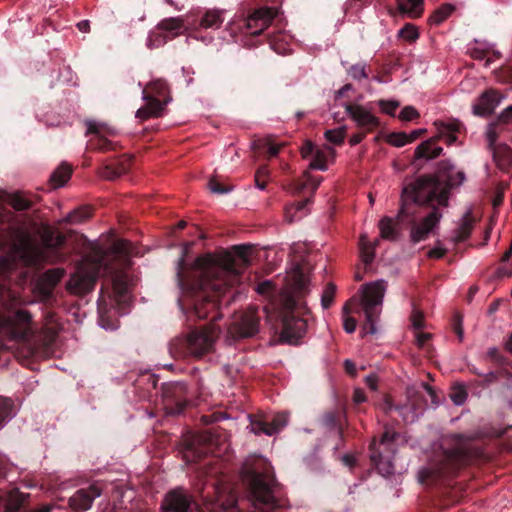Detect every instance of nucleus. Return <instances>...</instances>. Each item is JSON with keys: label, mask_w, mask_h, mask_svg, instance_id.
Here are the masks:
<instances>
[{"label": "nucleus", "mask_w": 512, "mask_h": 512, "mask_svg": "<svg viewBox=\"0 0 512 512\" xmlns=\"http://www.w3.org/2000/svg\"><path fill=\"white\" fill-rule=\"evenodd\" d=\"M387 143L395 147H402L408 144V135L405 132H393L386 138Z\"/></svg>", "instance_id": "50"}, {"label": "nucleus", "mask_w": 512, "mask_h": 512, "mask_svg": "<svg viewBox=\"0 0 512 512\" xmlns=\"http://www.w3.org/2000/svg\"><path fill=\"white\" fill-rule=\"evenodd\" d=\"M266 38L271 49L278 54H284L288 50V44L291 36L285 32L278 31L277 33H268Z\"/></svg>", "instance_id": "32"}, {"label": "nucleus", "mask_w": 512, "mask_h": 512, "mask_svg": "<svg viewBox=\"0 0 512 512\" xmlns=\"http://www.w3.org/2000/svg\"><path fill=\"white\" fill-rule=\"evenodd\" d=\"M474 220L470 217L469 214H466L463 218L462 224L455 231L454 241L456 243H460L465 241L471 234L473 228Z\"/></svg>", "instance_id": "39"}, {"label": "nucleus", "mask_w": 512, "mask_h": 512, "mask_svg": "<svg viewBox=\"0 0 512 512\" xmlns=\"http://www.w3.org/2000/svg\"><path fill=\"white\" fill-rule=\"evenodd\" d=\"M397 6L402 14L416 19L422 16L424 11V0H397Z\"/></svg>", "instance_id": "31"}, {"label": "nucleus", "mask_w": 512, "mask_h": 512, "mask_svg": "<svg viewBox=\"0 0 512 512\" xmlns=\"http://www.w3.org/2000/svg\"><path fill=\"white\" fill-rule=\"evenodd\" d=\"M409 213H402L401 209L398 213V219L411 217L410 223V240L413 243H419L428 238L429 234L434 230L442 218L438 204L428 205L415 203L411 200L407 202Z\"/></svg>", "instance_id": "7"}, {"label": "nucleus", "mask_w": 512, "mask_h": 512, "mask_svg": "<svg viewBox=\"0 0 512 512\" xmlns=\"http://www.w3.org/2000/svg\"><path fill=\"white\" fill-rule=\"evenodd\" d=\"M404 406H406L404 421L413 422L418 415L423 412L426 406V400L420 391L408 388L407 403L404 404Z\"/></svg>", "instance_id": "25"}, {"label": "nucleus", "mask_w": 512, "mask_h": 512, "mask_svg": "<svg viewBox=\"0 0 512 512\" xmlns=\"http://www.w3.org/2000/svg\"><path fill=\"white\" fill-rule=\"evenodd\" d=\"M14 404L11 399L0 397V429L13 417Z\"/></svg>", "instance_id": "42"}, {"label": "nucleus", "mask_w": 512, "mask_h": 512, "mask_svg": "<svg viewBox=\"0 0 512 512\" xmlns=\"http://www.w3.org/2000/svg\"><path fill=\"white\" fill-rule=\"evenodd\" d=\"M316 148L311 141H306L301 147V155L303 158L313 157L316 152Z\"/></svg>", "instance_id": "62"}, {"label": "nucleus", "mask_w": 512, "mask_h": 512, "mask_svg": "<svg viewBox=\"0 0 512 512\" xmlns=\"http://www.w3.org/2000/svg\"><path fill=\"white\" fill-rule=\"evenodd\" d=\"M349 76L354 80H361L368 77L366 66L364 64H355L348 69Z\"/></svg>", "instance_id": "54"}, {"label": "nucleus", "mask_w": 512, "mask_h": 512, "mask_svg": "<svg viewBox=\"0 0 512 512\" xmlns=\"http://www.w3.org/2000/svg\"><path fill=\"white\" fill-rule=\"evenodd\" d=\"M143 99L146 104L137 110L136 117L141 120L160 117L171 100L168 96L167 82L162 79L150 82L143 90Z\"/></svg>", "instance_id": "10"}, {"label": "nucleus", "mask_w": 512, "mask_h": 512, "mask_svg": "<svg viewBox=\"0 0 512 512\" xmlns=\"http://www.w3.org/2000/svg\"><path fill=\"white\" fill-rule=\"evenodd\" d=\"M29 494L21 492L18 488L2 490L0 492V510L3 512H51L50 505H42L37 509H27Z\"/></svg>", "instance_id": "14"}, {"label": "nucleus", "mask_w": 512, "mask_h": 512, "mask_svg": "<svg viewBox=\"0 0 512 512\" xmlns=\"http://www.w3.org/2000/svg\"><path fill=\"white\" fill-rule=\"evenodd\" d=\"M335 293L336 286L333 283L327 284L321 297V305L324 309H328L332 305L334 302Z\"/></svg>", "instance_id": "48"}, {"label": "nucleus", "mask_w": 512, "mask_h": 512, "mask_svg": "<svg viewBox=\"0 0 512 512\" xmlns=\"http://www.w3.org/2000/svg\"><path fill=\"white\" fill-rule=\"evenodd\" d=\"M345 110L356 125L366 132L374 131L380 124L376 116L359 104L348 103Z\"/></svg>", "instance_id": "20"}, {"label": "nucleus", "mask_w": 512, "mask_h": 512, "mask_svg": "<svg viewBox=\"0 0 512 512\" xmlns=\"http://www.w3.org/2000/svg\"><path fill=\"white\" fill-rule=\"evenodd\" d=\"M500 375L507 377L509 383L512 385V374L509 373L507 370H502L500 372L490 371L486 374H483L482 375L483 380H482L481 385L488 386L491 383L496 382Z\"/></svg>", "instance_id": "46"}, {"label": "nucleus", "mask_w": 512, "mask_h": 512, "mask_svg": "<svg viewBox=\"0 0 512 512\" xmlns=\"http://www.w3.org/2000/svg\"><path fill=\"white\" fill-rule=\"evenodd\" d=\"M212 442H213L212 433L210 431H206L203 434L195 436L193 439L188 440L186 442V449H187V452L193 454V456L195 458H201L202 455L204 454V452L198 450V448L196 447V443L205 444L209 448L210 445H212Z\"/></svg>", "instance_id": "34"}, {"label": "nucleus", "mask_w": 512, "mask_h": 512, "mask_svg": "<svg viewBox=\"0 0 512 512\" xmlns=\"http://www.w3.org/2000/svg\"><path fill=\"white\" fill-rule=\"evenodd\" d=\"M398 36L409 42H414L419 38V32L413 24L407 23L399 30Z\"/></svg>", "instance_id": "47"}, {"label": "nucleus", "mask_w": 512, "mask_h": 512, "mask_svg": "<svg viewBox=\"0 0 512 512\" xmlns=\"http://www.w3.org/2000/svg\"><path fill=\"white\" fill-rule=\"evenodd\" d=\"M163 407L168 415L181 414L188 403L187 386L182 382L164 383L161 388Z\"/></svg>", "instance_id": "12"}, {"label": "nucleus", "mask_w": 512, "mask_h": 512, "mask_svg": "<svg viewBox=\"0 0 512 512\" xmlns=\"http://www.w3.org/2000/svg\"><path fill=\"white\" fill-rule=\"evenodd\" d=\"M308 292V280L300 267L294 273V287L292 293H286L282 299V330L281 339L289 344H298L299 340L307 331V321L296 316L295 311L300 313L306 310L302 299Z\"/></svg>", "instance_id": "4"}, {"label": "nucleus", "mask_w": 512, "mask_h": 512, "mask_svg": "<svg viewBox=\"0 0 512 512\" xmlns=\"http://www.w3.org/2000/svg\"><path fill=\"white\" fill-rule=\"evenodd\" d=\"M421 386L429 395V397L431 399L432 406L437 407L439 404V399H438L435 389L432 386H430L428 383H422Z\"/></svg>", "instance_id": "63"}, {"label": "nucleus", "mask_w": 512, "mask_h": 512, "mask_svg": "<svg viewBox=\"0 0 512 512\" xmlns=\"http://www.w3.org/2000/svg\"><path fill=\"white\" fill-rule=\"evenodd\" d=\"M378 105L384 113L394 116L395 111L400 104L398 101L394 100H379Z\"/></svg>", "instance_id": "56"}, {"label": "nucleus", "mask_w": 512, "mask_h": 512, "mask_svg": "<svg viewBox=\"0 0 512 512\" xmlns=\"http://www.w3.org/2000/svg\"><path fill=\"white\" fill-rule=\"evenodd\" d=\"M494 159L501 168L509 165L511 163L510 149L503 147L500 151L494 150Z\"/></svg>", "instance_id": "51"}, {"label": "nucleus", "mask_w": 512, "mask_h": 512, "mask_svg": "<svg viewBox=\"0 0 512 512\" xmlns=\"http://www.w3.org/2000/svg\"><path fill=\"white\" fill-rule=\"evenodd\" d=\"M392 410H396L399 412V414L404 418L406 406L404 405H394L392 400L390 398H386L384 402V411L386 413H389Z\"/></svg>", "instance_id": "59"}, {"label": "nucleus", "mask_w": 512, "mask_h": 512, "mask_svg": "<svg viewBox=\"0 0 512 512\" xmlns=\"http://www.w3.org/2000/svg\"><path fill=\"white\" fill-rule=\"evenodd\" d=\"M217 335L215 326L192 330L187 335L172 339L169 343V353L175 359L200 358L213 351Z\"/></svg>", "instance_id": "6"}, {"label": "nucleus", "mask_w": 512, "mask_h": 512, "mask_svg": "<svg viewBox=\"0 0 512 512\" xmlns=\"http://www.w3.org/2000/svg\"><path fill=\"white\" fill-rule=\"evenodd\" d=\"M224 13V10L216 8L205 10L198 20L199 27L204 29L220 28L225 20Z\"/></svg>", "instance_id": "29"}, {"label": "nucleus", "mask_w": 512, "mask_h": 512, "mask_svg": "<svg viewBox=\"0 0 512 512\" xmlns=\"http://www.w3.org/2000/svg\"><path fill=\"white\" fill-rule=\"evenodd\" d=\"M479 454L480 452L472 448L470 444H460L450 450H446L443 460L436 470L428 468L420 472V481L424 483L434 480L436 477L450 476L456 473L462 466L475 460Z\"/></svg>", "instance_id": "8"}, {"label": "nucleus", "mask_w": 512, "mask_h": 512, "mask_svg": "<svg viewBox=\"0 0 512 512\" xmlns=\"http://www.w3.org/2000/svg\"><path fill=\"white\" fill-rule=\"evenodd\" d=\"M72 174V167L67 163L59 165L51 174L50 182L54 188L64 186L70 179Z\"/></svg>", "instance_id": "35"}, {"label": "nucleus", "mask_w": 512, "mask_h": 512, "mask_svg": "<svg viewBox=\"0 0 512 512\" xmlns=\"http://www.w3.org/2000/svg\"><path fill=\"white\" fill-rule=\"evenodd\" d=\"M11 299L7 313L0 314V338L30 344L36 335L38 326L29 311L18 308V300L11 291L7 292Z\"/></svg>", "instance_id": "5"}, {"label": "nucleus", "mask_w": 512, "mask_h": 512, "mask_svg": "<svg viewBox=\"0 0 512 512\" xmlns=\"http://www.w3.org/2000/svg\"><path fill=\"white\" fill-rule=\"evenodd\" d=\"M250 428L255 434H266L268 436L273 435V431L268 430V420L261 416L249 415Z\"/></svg>", "instance_id": "41"}, {"label": "nucleus", "mask_w": 512, "mask_h": 512, "mask_svg": "<svg viewBox=\"0 0 512 512\" xmlns=\"http://www.w3.org/2000/svg\"><path fill=\"white\" fill-rule=\"evenodd\" d=\"M269 176V170L266 165L260 166L255 173V184L256 186L264 190L266 188L267 179Z\"/></svg>", "instance_id": "53"}, {"label": "nucleus", "mask_w": 512, "mask_h": 512, "mask_svg": "<svg viewBox=\"0 0 512 512\" xmlns=\"http://www.w3.org/2000/svg\"><path fill=\"white\" fill-rule=\"evenodd\" d=\"M454 9L455 7L452 4H442L429 17V23L432 25H440L452 14Z\"/></svg>", "instance_id": "37"}, {"label": "nucleus", "mask_w": 512, "mask_h": 512, "mask_svg": "<svg viewBox=\"0 0 512 512\" xmlns=\"http://www.w3.org/2000/svg\"><path fill=\"white\" fill-rule=\"evenodd\" d=\"M156 28L162 32L159 37H163V42L173 39L185 30L184 21L180 17L165 18L157 24Z\"/></svg>", "instance_id": "27"}, {"label": "nucleus", "mask_w": 512, "mask_h": 512, "mask_svg": "<svg viewBox=\"0 0 512 512\" xmlns=\"http://www.w3.org/2000/svg\"><path fill=\"white\" fill-rule=\"evenodd\" d=\"M133 157L127 154H122L116 159L109 161L99 171L101 177L114 180L128 172L131 167Z\"/></svg>", "instance_id": "23"}, {"label": "nucleus", "mask_w": 512, "mask_h": 512, "mask_svg": "<svg viewBox=\"0 0 512 512\" xmlns=\"http://www.w3.org/2000/svg\"><path fill=\"white\" fill-rule=\"evenodd\" d=\"M309 168L322 171L327 169L326 155L323 151L316 150L309 164Z\"/></svg>", "instance_id": "49"}, {"label": "nucleus", "mask_w": 512, "mask_h": 512, "mask_svg": "<svg viewBox=\"0 0 512 512\" xmlns=\"http://www.w3.org/2000/svg\"><path fill=\"white\" fill-rule=\"evenodd\" d=\"M251 247L237 245L233 252L207 253L188 266L184 256L177 261L176 280L187 299L181 309L189 321L218 319L220 298L241 281L242 271L250 265Z\"/></svg>", "instance_id": "1"}, {"label": "nucleus", "mask_w": 512, "mask_h": 512, "mask_svg": "<svg viewBox=\"0 0 512 512\" xmlns=\"http://www.w3.org/2000/svg\"><path fill=\"white\" fill-rule=\"evenodd\" d=\"M65 275L63 268H53L39 276L35 285V292L40 301L46 305L54 300V289Z\"/></svg>", "instance_id": "16"}, {"label": "nucleus", "mask_w": 512, "mask_h": 512, "mask_svg": "<svg viewBox=\"0 0 512 512\" xmlns=\"http://www.w3.org/2000/svg\"><path fill=\"white\" fill-rule=\"evenodd\" d=\"M501 97L496 90L485 91L473 105V112L476 115L486 116L491 114L500 103Z\"/></svg>", "instance_id": "26"}, {"label": "nucleus", "mask_w": 512, "mask_h": 512, "mask_svg": "<svg viewBox=\"0 0 512 512\" xmlns=\"http://www.w3.org/2000/svg\"><path fill=\"white\" fill-rule=\"evenodd\" d=\"M0 250L7 255L0 258V269L8 272L19 264L35 269L45 264H54L65 258L62 249L66 237L56 232L49 225L39 231V241L33 236L36 228L35 220L28 214H16L32 208L34 201L23 192H0Z\"/></svg>", "instance_id": "2"}, {"label": "nucleus", "mask_w": 512, "mask_h": 512, "mask_svg": "<svg viewBox=\"0 0 512 512\" xmlns=\"http://www.w3.org/2000/svg\"><path fill=\"white\" fill-rule=\"evenodd\" d=\"M277 13V9L273 7L257 8L239 22L238 28L242 33L252 36L260 35L269 27Z\"/></svg>", "instance_id": "13"}, {"label": "nucleus", "mask_w": 512, "mask_h": 512, "mask_svg": "<svg viewBox=\"0 0 512 512\" xmlns=\"http://www.w3.org/2000/svg\"><path fill=\"white\" fill-rule=\"evenodd\" d=\"M346 136V128L339 127L337 129L327 130L325 132V138L335 145H340L343 143Z\"/></svg>", "instance_id": "45"}, {"label": "nucleus", "mask_w": 512, "mask_h": 512, "mask_svg": "<svg viewBox=\"0 0 512 512\" xmlns=\"http://www.w3.org/2000/svg\"><path fill=\"white\" fill-rule=\"evenodd\" d=\"M208 187L211 190V192L216 193V194H220V195L221 194H226L229 191H231V187L223 184L222 182H220L215 177H213V178H211L209 180Z\"/></svg>", "instance_id": "55"}, {"label": "nucleus", "mask_w": 512, "mask_h": 512, "mask_svg": "<svg viewBox=\"0 0 512 512\" xmlns=\"http://www.w3.org/2000/svg\"><path fill=\"white\" fill-rule=\"evenodd\" d=\"M102 494V486L95 482L87 488L77 490L68 500L69 506L75 511H85L92 506L95 498Z\"/></svg>", "instance_id": "19"}, {"label": "nucleus", "mask_w": 512, "mask_h": 512, "mask_svg": "<svg viewBox=\"0 0 512 512\" xmlns=\"http://www.w3.org/2000/svg\"><path fill=\"white\" fill-rule=\"evenodd\" d=\"M92 216V209L89 206H82L74 209L66 216V222L69 224H79L88 220Z\"/></svg>", "instance_id": "38"}, {"label": "nucleus", "mask_w": 512, "mask_h": 512, "mask_svg": "<svg viewBox=\"0 0 512 512\" xmlns=\"http://www.w3.org/2000/svg\"><path fill=\"white\" fill-rule=\"evenodd\" d=\"M342 414L343 412L339 409H333L324 412L321 417L322 425L330 429H336L340 437H343V427L341 423Z\"/></svg>", "instance_id": "33"}, {"label": "nucleus", "mask_w": 512, "mask_h": 512, "mask_svg": "<svg viewBox=\"0 0 512 512\" xmlns=\"http://www.w3.org/2000/svg\"><path fill=\"white\" fill-rule=\"evenodd\" d=\"M419 117L418 111L413 106H405L399 115L402 121H411Z\"/></svg>", "instance_id": "57"}, {"label": "nucleus", "mask_w": 512, "mask_h": 512, "mask_svg": "<svg viewBox=\"0 0 512 512\" xmlns=\"http://www.w3.org/2000/svg\"><path fill=\"white\" fill-rule=\"evenodd\" d=\"M465 180L463 171H456L449 162H441L436 175H422L406 184L401 194V211L409 213L408 200L442 207L448 205L450 191Z\"/></svg>", "instance_id": "3"}, {"label": "nucleus", "mask_w": 512, "mask_h": 512, "mask_svg": "<svg viewBox=\"0 0 512 512\" xmlns=\"http://www.w3.org/2000/svg\"><path fill=\"white\" fill-rule=\"evenodd\" d=\"M258 328L259 317L256 315V311L250 310L236 316L231 325L230 332L235 337L249 338L258 332Z\"/></svg>", "instance_id": "17"}, {"label": "nucleus", "mask_w": 512, "mask_h": 512, "mask_svg": "<svg viewBox=\"0 0 512 512\" xmlns=\"http://www.w3.org/2000/svg\"><path fill=\"white\" fill-rule=\"evenodd\" d=\"M434 125L438 132L437 139L443 140L447 145L455 144L459 135L466 131L463 123L457 119L438 120L434 122Z\"/></svg>", "instance_id": "22"}, {"label": "nucleus", "mask_w": 512, "mask_h": 512, "mask_svg": "<svg viewBox=\"0 0 512 512\" xmlns=\"http://www.w3.org/2000/svg\"><path fill=\"white\" fill-rule=\"evenodd\" d=\"M112 297L118 305L126 304L129 300L131 279L127 273L118 271L112 275Z\"/></svg>", "instance_id": "24"}, {"label": "nucleus", "mask_w": 512, "mask_h": 512, "mask_svg": "<svg viewBox=\"0 0 512 512\" xmlns=\"http://www.w3.org/2000/svg\"><path fill=\"white\" fill-rule=\"evenodd\" d=\"M161 512H204L183 488L167 492L161 502Z\"/></svg>", "instance_id": "15"}, {"label": "nucleus", "mask_w": 512, "mask_h": 512, "mask_svg": "<svg viewBox=\"0 0 512 512\" xmlns=\"http://www.w3.org/2000/svg\"><path fill=\"white\" fill-rule=\"evenodd\" d=\"M379 229L381 238L390 241H396L398 239L399 232L392 218L387 216L383 217L379 222Z\"/></svg>", "instance_id": "36"}, {"label": "nucleus", "mask_w": 512, "mask_h": 512, "mask_svg": "<svg viewBox=\"0 0 512 512\" xmlns=\"http://www.w3.org/2000/svg\"><path fill=\"white\" fill-rule=\"evenodd\" d=\"M96 281V274L79 270L70 277L66 289L72 294L84 295L94 289Z\"/></svg>", "instance_id": "21"}, {"label": "nucleus", "mask_w": 512, "mask_h": 512, "mask_svg": "<svg viewBox=\"0 0 512 512\" xmlns=\"http://www.w3.org/2000/svg\"><path fill=\"white\" fill-rule=\"evenodd\" d=\"M436 139L432 138L422 142L415 149V159H435L442 153L443 149L440 146L435 145Z\"/></svg>", "instance_id": "30"}, {"label": "nucleus", "mask_w": 512, "mask_h": 512, "mask_svg": "<svg viewBox=\"0 0 512 512\" xmlns=\"http://www.w3.org/2000/svg\"><path fill=\"white\" fill-rule=\"evenodd\" d=\"M386 287L387 283L384 280H377L363 286L361 304L365 315L364 333L375 334L377 332L376 323L381 313Z\"/></svg>", "instance_id": "9"}, {"label": "nucleus", "mask_w": 512, "mask_h": 512, "mask_svg": "<svg viewBox=\"0 0 512 512\" xmlns=\"http://www.w3.org/2000/svg\"><path fill=\"white\" fill-rule=\"evenodd\" d=\"M487 357L493 361L496 365L504 368L509 365V360L504 357L496 347L489 348L487 351Z\"/></svg>", "instance_id": "52"}, {"label": "nucleus", "mask_w": 512, "mask_h": 512, "mask_svg": "<svg viewBox=\"0 0 512 512\" xmlns=\"http://www.w3.org/2000/svg\"><path fill=\"white\" fill-rule=\"evenodd\" d=\"M468 397L466 388L461 384H454L450 393V398L455 405H462Z\"/></svg>", "instance_id": "44"}, {"label": "nucleus", "mask_w": 512, "mask_h": 512, "mask_svg": "<svg viewBox=\"0 0 512 512\" xmlns=\"http://www.w3.org/2000/svg\"><path fill=\"white\" fill-rule=\"evenodd\" d=\"M412 326L416 330H420L424 327V314L419 310H414L411 315Z\"/></svg>", "instance_id": "60"}, {"label": "nucleus", "mask_w": 512, "mask_h": 512, "mask_svg": "<svg viewBox=\"0 0 512 512\" xmlns=\"http://www.w3.org/2000/svg\"><path fill=\"white\" fill-rule=\"evenodd\" d=\"M395 438L396 434L394 432L386 430L379 440L374 438L369 445L370 461L383 476L393 473L391 452Z\"/></svg>", "instance_id": "11"}, {"label": "nucleus", "mask_w": 512, "mask_h": 512, "mask_svg": "<svg viewBox=\"0 0 512 512\" xmlns=\"http://www.w3.org/2000/svg\"><path fill=\"white\" fill-rule=\"evenodd\" d=\"M322 178H316L309 174L308 171L303 173V176L292 184L289 185L288 191L294 195L303 193L306 189H310L311 194H314L321 183Z\"/></svg>", "instance_id": "28"}, {"label": "nucleus", "mask_w": 512, "mask_h": 512, "mask_svg": "<svg viewBox=\"0 0 512 512\" xmlns=\"http://www.w3.org/2000/svg\"><path fill=\"white\" fill-rule=\"evenodd\" d=\"M377 244V242L375 244H372L367 236L365 235H362L361 238H360V252H361V256H362V259H363V262L365 264H371L374 260V257H375V245Z\"/></svg>", "instance_id": "40"}, {"label": "nucleus", "mask_w": 512, "mask_h": 512, "mask_svg": "<svg viewBox=\"0 0 512 512\" xmlns=\"http://www.w3.org/2000/svg\"><path fill=\"white\" fill-rule=\"evenodd\" d=\"M288 423L287 413H278L273 416L271 421H268V430L273 431V435L281 431Z\"/></svg>", "instance_id": "43"}, {"label": "nucleus", "mask_w": 512, "mask_h": 512, "mask_svg": "<svg viewBox=\"0 0 512 512\" xmlns=\"http://www.w3.org/2000/svg\"><path fill=\"white\" fill-rule=\"evenodd\" d=\"M510 120H512V106H509L502 112L497 126L501 128L502 125L508 124Z\"/></svg>", "instance_id": "64"}, {"label": "nucleus", "mask_w": 512, "mask_h": 512, "mask_svg": "<svg viewBox=\"0 0 512 512\" xmlns=\"http://www.w3.org/2000/svg\"><path fill=\"white\" fill-rule=\"evenodd\" d=\"M87 133L93 134V137L89 140L90 149L101 152L116 149V144L106 137V135L112 134V130L104 124L94 121L87 122Z\"/></svg>", "instance_id": "18"}, {"label": "nucleus", "mask_w": 512, "mask_h": 512, "mask_svg": "<svg viewBox=\"0 0 512 512\" xmlns=\"http://www.w3.org/2000/svg\"><path fill=\"white\" fill-rule=\"evenodd\" d=\"M274 289V285L271 281L269 280H266V281H263V282H260L257 284L256 286V291L259 293V294H262V295H268L269 293L272 292V290Z\"/></svg>", "instance_id": "61"}, {"label": "nucleus", "mask_w": 512, "mask_h": 512, "mask_svg": "<svg viewBox=\"0 0 512 512\" xmlns=\"http://www.w3.org/2000/svg\"><path fill=\"white\" fill-rule=\"evenodd\" d=\"M452 328L454 333L458 336L459 341L463 340V326H462V316L460 314H456L453 318Z\"/></svg>", "instance_id": "58"}]
</instances>
